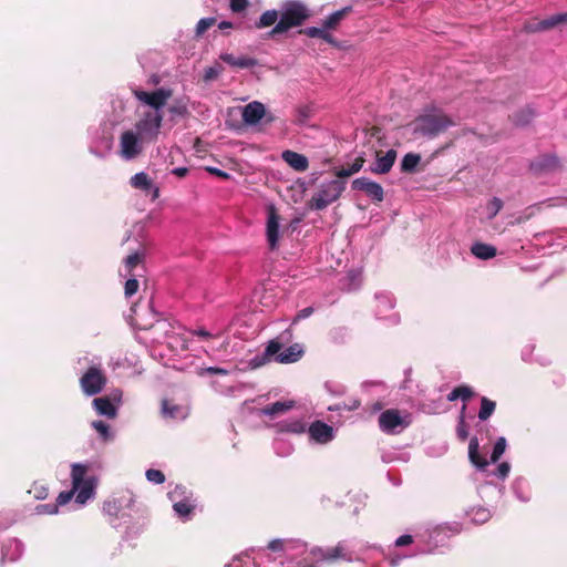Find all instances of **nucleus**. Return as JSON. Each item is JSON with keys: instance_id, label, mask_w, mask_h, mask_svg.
I'll return each mask as SVG.
<instances>
[{"instance_id": "obj_1", "label": "nucleus", "mask_w": 567, "mask_h": 567, "mask_svg": "<svg viewBox=\"0 0 567 567\" xmlns=\"http://www.w3.org/2000/svg\"><path fill=\"white\" fill-rule=\"evenodd\" d=\"M292 337L291 330H285L278 338L270 340L264 352V361H268L275 355V361L278 363H295L299 361L303 353V347L300 343H293L287 349L281 351L284 343L289 342Z\"/></svg>"}, {"instance_id": "obj_2", "label": "nucleus", "mask_w": 567, "mask_h": 567, "mask_svg": "<svg viewBox=\"0 0 567 567\" xmlns=\"http://www.w3.org/2000/svg\"><path fill=\"white\" fill-rule=\"evenodd\" d=\"M310 10L300 1H288L284 4L280 19L268 32L269 38L282 34L291 28L301 27L309 18Z\"/></svg>"}, {"instance_id": "obj_3", "label": "nucleus", "mask_w": 567, "mask_h": 567, "mask_svg": "<svg viewBox=\"0 0 567 567\" xmlns=\"http://www.w3.org/2000/svg\"><path fill=\"white\" fill-rule=\"evenodd\" d=\"M454 122L443 112H434L417 116L410 126L415 137L434 138L445 132Z\"/></svg>"}, {"instance_id": "obj_4", "label": "nucleus", "mask_w": 567, "mask_h": 567, "mask_svg": "<svg viewBox=\"0 0 567 567\" xmlns=\"http://www.w3.org/2000/svg\"><path fill=\"white\" fill-rule=\"evenodd\" d=\"M87 466L75 463L72 465L71 478L72 487L74 489L75 502L80 505H84L94 495L96 487V478L87 476Z\"/></svg>"}, {"instance_id": "obj_5", "label": "nucleus", "mask_w": 567, "mask_h": 567, "mask_svg": "<svg viewBox=\"0 0 567 567\" xmlns=\"http://www.w3.org/2000/svg\"><path fill=\"white\" fill-rule=\"evenodd\" d=\"M346 189V182L341 179H332L322 183L316 194L309 200V208L311 210H323L330 204L339 199Z\"/></svg>"}, {"instance_id": "obj_6", "label": "nucleus", "mask_w": 567, "mask_h": 567, "mask_svg": "<svg viewBox=\"0 0 567 567\" xmlns=\"http://www.w3.org/2000/svg\"><path fill=\"white\" fill-rule=\"evenodd\" d=\"M106 382L105 373L96 365L90 367L80 379L81 389L89 396L100 393L105 388Z\"/></svg>"}, {"instance_id": "obj_7", "label": "nucleus", "mask_w": 567, "mask_h": 567, "mask_svg": "<svg viewBox=\"0 0 567 567\" xmlns=\"http://www.w3.org/2000/svg\"><path fill=\"white\" fill-rule=\"evenodd\" d=\"M378 423L382 432L394 434L398 427L405 429L410 425V414L401 415L399 410L388 409L379 415Z\"/></svg>"}, {"instance_id": "obj_8", "label": "nucleus", "mask_w": 567, "mask_h": 567, "mask_svg": "<svg viewBox=\"0 0 567 567\" xmlns=\"http://www.w3.org/2000/svg\"><path fill=\"white\" fill-rule=\"evenodd\" d=\"M310 556L316 563L333 564L340 559L351 560V558L348 557L346 547L341 543L333 547H313L310 550Z\"/></svg>"}, {"instance_id": "obj_9", "label": "nucleus", "mask_w": 567, "mask_h": 567, "mask_svg": "<svg viewBox=\"0 0 567 567\" xmlns=\"http://www.w3.org/2000/svg\"><path fill=\"white\" fill-rule=\"evenodd\" d=\"M163 115L158 112H148L136 123V130L143 137L155 140L162 126Z\"/></svg>"}, {"instance_id": "obj_10", "label": "nucleus", "mask_w": 567, "mask_h": 567, "mask_svg": "<svg viewBox=\"0 0 567 567\" xmlns=\"http://www.w3.org/2000/svg\"><path fill=\"white\" fill-rule=\"evenodd\" d=\"M134 96L150 105L151 107L155 109L156 111H158L161 107H163L167 100L172 96V90H168V89H157L156 91H153V92H146V91H142V90H135L134 91Z\"/></svg>"}, {"instance_id": "obj_11", "label": "nucleus", "mask_w": 567, "mask_h": 567, "mask_svg": "<svg viewBox=\"0 0 567 567\" xmlns=\"http://www.w3.org/2000/svg\"><path fill=\"white\" fill-rule=\"evenodd\" d=\"M121 156L125 159H133L142 152L138 136L132 131H125L120 137Z\"/></svg>"}, {"instance_id": "obj_12", "label": "nucleus", "mask_w": 567, "mask_h": 567, "mask_svg": "<svg viewBox=\"0 0 567 567\" xmlns=\"http://www.w3.org/2000/svg\"><path fill=\"white\" fill-rule=\"evenodd\" d=\"M352 188L355 190L364 192L369 197L375 202H382L384 198V192L380 184L370 181L365 177L355 178L352 184Z\"/></svg>"}, {"instance_id": "obj_13", "label": "nucleus", "mask_w": 567, "mask_h": 567, "mask_svg": "<svg viewBox=\"0 0 567 567\" xmlns=\"http://www.w3.org/2000/svg\"><path fill=\"white\" fill-rule=\"evenodd\" d=\"M396 155V151L394 150H389L385 153L375 151V162L370 166V172L373 174L389 173L395 163Z\"/></svg>"}, {"instance_id": "obj_14", "label": "nucleus", "mask_w": 567, "mask_h": 567, "mask_svg": "<svg viewBox=\"0 0 567 567\" xmlns=\"http://www.w3.org/2000/svg\"><path fill=\"white\" fill-rule=\"evenodd\" d=\"M561 167L559 158L551 154L539 156L530 163V169L537 174L556 172Z\"/></svg>"}, {"instance_id": "obj_15", "label": "nucleus", "mask_w": 567, "mask_h": 567, "mask_svg": "<svg viewBox=\"0 0 567 567\" xmlns=\"http://www.w3.org/2000/svg\"><path fill=\"white\" fill-rule=\"evenodd\" d=\"M310 437L320 444H326L333 439V429L322 421H315L309 426Z\"/></svg>"}, {"instance_id": "obj_16", "label": "nucleus", "mask_w": 567, "mask_h": 567, "mask_svg": "<svg viewBox=\"0 0 567 567\" xmlns=\"http://www.w3.org/2000/svg\"><path fill=\"white\" fill-rule=\"evenodd\" d=\"M266 109L261 102L254 101L243 109V121L247 125H256L265 116Z\"/></svg>"}, {"instance_id": "obj_17", "label": "nucleus", "mask_w": 567, "mask_h": 567, "mask_svg": "<svg viewBox=\"0 0 567 567\" xmlns=\"http://www.w3.org/2000/svg\"><path fill=\"white\" fill-rule=\"evenodd\" d=\"M267 240L270 249H276L279 240V216L274 206L269 207L267 220Z\"/></svg>"}, {"instance_id": "obj_18", "label": "nucleus", "mask_w": 567, "mask_h": 567, "mask_svg": "<svg viewBox=\"0 0 567 567\" xmlns=\"http://www.w3.org/2000/svg\"><path fill=\"white\" fill-rule=\"evenodd\" d=\"M563 23L567 24V12L551 16L537 22L536 24H527L525 25V30L527 32H539L553 29Z\"/></svg>"}, {"instance_id": "obj_19", "label": "nucleus", "mask_w": 567, "mask_h": 567, "mask_svg": "<svg viewBox=\"0 0 567 567\" xmlns=\"http://www.w3.org/2000/svg\"><path fill=\"white\" fill-rule=\"evenodd\" d=\"M468 458L471 463L481 471H484L489 462L480 454V443L477 437H472L468 444Z\"/></svg>"}, {"instance_id": "obj_20", "label": "nucleus", "mask_w": 567, "mask_h": 567, "mask_svg": "<svg viewBox=\"0 0 567 567\" xmlns=\"http://www.w3.org/2000/svg\"><path fill=\"white\" fill-rule=\"evenodd\" d=\"M282 158L290 167L297 172H305L309 166L308 158L305 155L293 151H285L282 153Z\"/></svg>"}, {"instance_id": "obj_21", "label": "nucleus", "mask_w": 567, "mask_h": 567, "mask_svg": "<svg viewBox=\"0 0 567 567\" xmlns=\"http://www.w3.org/2000/svg\"><path fill=\"white\" fill-rule=\"evenodd\" d=\"M220 60L224 61L225 63L231 65V66H235V68H239V69H248V68H252L257 64V61L256 59L254 58H249V56H234L233 54L230 53H221L219 55Z\"/></svg>"}, {"instance_id": "obj_22", "label": "nucleus", "mask_w": 567, "mask_h": 567, "mask_svg": "<svg viewBox=\"0 0 567 567\" xmlns=\"http://www.w3.org/2000/svg\"><path fill=\"white\" fill-rule=\"evenodd\" d=\"M536 116V112L530 106H525L509 115V121L516 126L528 125Z\"/></svg>"}, {"instance_id": "obj_23", "label": "nucleus", "mask_w": 567, "mask_h": 567, "mask_svg": "<svg viewBox=\"0 0 567 567\" xmlns=\"http://www.w3.org/2000/svg\"><path fill=\"white\" fill-rule=\"evenodd\" d=\"M351 12H352V7H350V6L344 7L338 11H334L333 13H331L323 20L322 27L324 29L336 30L338 28V25L340 24V22Z\"/></svg>"}, {"instance_id": "obj_24", "label": "nucleus", "mask_w": 567, "mask_h": 567, "mask_svg": "<svg viewBox=\"0 0 567 567\" xmlns=\"http://www.w3.org/2000/svg\"><path fill=\"white\" fill-rule=\"evenodd\" d=\"M93 406L100 415H105L110 419L116 416V409L107 396L95 398L93 400Z\"/></svg>"}, {"instance_id": "obj_25", "label": "nucleus", "mask_w": 567, "mask_h": 567, "mask_svg": "<svg viewBox=\"0 0 567 567\" xmlns=\"http://www.w3.org/2000/svg\"><path fill=\"white\" fill-rule=\"evenodd\" d=\"M471 252L478 259L487 260L494 258L497 254V250L489 244L475 243L471 248Z\"/></svg>"}, {"instance_id": "obj_26", "label": "nucleus", "mask_w": 567, "mask_h": 567, "mask_svg": "<svg viewBox=\"0 0 567 567\" xmlns=\"http://www.w3.org/2000/svg\"><path fill=\"white\" fill-rule=\"evenodd\" d=\"M130 184L135 189L150 192L153 188V182L144 172H140L131 177Z\"/></svg>"}, {"instance_id": "obj_27", "label": "nucleus", "mask_w": 567, "mask_h": 567, "mask_svg": "<svg viewBox=\"0 0 567 567\" xmlns=\"http://www.w3.org/2000/svg\"><path fill=\"white\" fill-rule=\"evenodd\" d=\"M278 18L280 19V13L277 10H267L260 16L259 20L255 22V28L264 29L271 27L277 22Z\"/></svg>"}, {"instance_id": "obj_28", "label": "nucleus", "mask_w": 567, "mask_h": 567, "mask_svg": "<svg viewBox=\"0 0 567 567\" xmlns=\"http://www.w3.org/2000/svg\"><path fill=\"white\" fill-rule=\"evenodd\" d=\"M421 162V155L415 153H408L401 161V171L403 173H413Z\"/></svg>"}, {"instance_id": "obj_29", "label": "nucleus", "mask_w": 567, "mask_h": 567, "mask_svg": "<svg viewBox=\"0 0 567 567\" xmlns=\"http://www.w3.org/2000/svg\"><path fill=\"white\" fill-rule=\"evenodd\" d=\"M292 408V402H280L277 401L262 409L265 415L275 416L282 414Z\"/></svg>"}, {"instance_id": "obj_30", "label": "nucleus", "mask_w": 567, "mask_h": 567, "mask_svg": "<svg viewBox=\"0 0 567 567\" xmlns=\"http://www.w3.org/2000/svg\"><path fill=\"white\" fill-rule=\"evenodd\" d=\"M73 487L70 491L61 492L56 497V503L54 505H44L48 508L49 514H56L58 507L68 504L74 497Z\"/></svg>"}, {"instance_id": "obj_31", "label": "nucleus", "mask_w": 567, "mask_h": 567, "mask_svg": "<svg viewBox=\"0 0 567 567\" xmlns=\"http://www.w3.org/2000/svg\"><path fill=\"white\" fill-rule=\"evenodd\" d=\"M539 205H530L526 207L522 213H519L514 220L509 221L512 226L522 225L533 218L537 212H539Z\"/></svg>"}, {"instance_id": "obj_32", "label": "nucleus", "mask_w": 567, "mask_h": 567, "mask_svg": "<svg viewBox=\"0 0 567 567\" xmlns=\"http://www.w3.org/2000/svg\"><path fill=\"white\" fill-rule=\"evenodd\" d=\"M496 409V403L492 400H489L486 396H483L481 399V409L478 411V419L481 421H486L488 417L492 416Z\"/></svg>"}, {"instance_id": "obj_33", "label": "nucleus", "mask_w": 567, "mask_h": 567, "mask_svg": "<svg viewBox=\"0 0 567 567\" xmlns=\"http://www.w3.org/2000/svg\"><path fill=\"white\" fill-rule=\"evenodd\" d=\"M312 110L308 105L298 106L295 111V120L293 122L298 125H303L311 117Z\"/></svg>"}, {"instance_id": "obj_34", "label": "nucleus", "mask_w": 567, "mask_h": 567, "mask_svg": "<svg viewBox=\"0 0 567 567\" xmlns=\"http://www.w3.org/2000/svg\"><path fill=\"white\" fill-rule=\"evenodd\" d=\"M465 410H466V405H463L461 415L458 419V423L456 426V435H457L458 440L462 442L466 441L468 437V425L466 424L465 416H464Z\"/></svg>"}, {"instance_id": "obj_35", "label": "nucleus", "mask_w": 567, "mask_h": 567, "mask_svg": "<svg viewBox=\"0 0 567 567\" xmlns=\"http://www.w3.org/2000/svg\"><path fill=\"white\" fill-rule=\"evenodd\" d=\"M145 258V254L143 251H135L131 255H128L125 258V268L128 274H132L134 268L140 265Z\"/></svg>"}, {"instance_id": "obj_36", "label": "nucleus", "mask_w": 567, "mask_h": 567, "mask_svg": "<svg viewBox=\"0 0 567 567\" xmlns=\"http://www.w3.org/2000/svg\"><path fill=\"white\" fill-rule=\"evenodd\" d=\"M506 449V440L505 437H498L497 441L494 444L492 454H491V462L496 463L502 455L504 454Z\"/></svg>"}, {"instance_id": "obj_37", "label": "nucleus", "mask_w": 567, "mask_h": 567, "mask_svg": "<svg viewBox=\"0 0 567 567\" xmlns=\"http://www.w3.org/2000/svg\"><path fill=\"white\" fill-rule=\"evenodd\" d=\"M224 72V66L219 63H215L214 65L206 68L204 72V81L210 82L216 80Z\"/></svg>"}, {"instance_id": "obj_38", "label": "nucleus", "mask_w": 567, "mask_h": 567, "mask_svg": "<svg viewBox=\"0 0 567 567\" xmlns=\"http://www.w3.org/2000/svg\"><path fill=\"white\" fill-rule=\"evenodd\" d=\"M181 412V408L176 404H173L171 401L168 400H163L162 401V413L165 415V416H168V417H177L178 414Z\"/></svg>"}, {"instance_id": "obj_39", "label": "nucleus", "mask_w": 567, "mask_h": 567, "mask_svg": "<svg viewBox=\"0 0 567 567\" xmlns=\"http://www.w3.org/2000/svg\"><path fill=\"white\" fill-rule=\"evenodd\" d=\"M92 426L100 434L103 441H109L112 437L110 426L104 421H93Z\"/></svg>"}, {"instance_id": "obj_40", "label": "nucleus", "mask_w": 567, "mask_h": 567, "mask_svg": "<svg viewBox=\"0 0 567 567\" xmlns=\"http://www.w3.org/2000/svg\"><path fill=\"white\" fill-rule=\"evenodd\" d=\"M215 23H216V19L213 17L200 19L196 25V37H202Z\"/></svg>"}, {"instance_id": "obj_41", "label": "nucleus", "mask_w": 567, "mask_h": 567, "mask_svg": "<svg viewBox=\"0 0 567 567\" xmlns=\"http://www.w3.org/2000/svg\"><path fill=\"white\" fill-rule=\"evenodd\" d=\"M173 507L179 517L188 516L194 509V506L189 504L187 501L177 502L174 504Z\"/></svg>"}, {"instance_id": "obj_42", "label": "nucleus", "mask_w": 567, "mask_h": 567, "mask_svg": "<svg viewBox=\"0 0 567 567\" xmlns=\"http://www.w3.org/2000/svg\"><path fill=\"white\" fill-rule=\"evenodd\" d=\"M487 212H488V218H494L499 210L503 208V202L498 197H494L492 200L487 204Z\"/></svg>"}, {"instance_id": "obj_43", "label": "nucleus", "mask_w": 567, "mask_h": 567, "mask_svg": "<svg viewBox=\"0 0 567 567\" xmlns=\"http://www.w3.org/2000/svg\"><path fill=\"white\" fill-rule=\"evenodd\" d=\"M146 478L150 482L155 483V484H163L165 482L164 473L159 470H154V468L146 471Z\"/></svg>"}, {"instance_id": "obj_44", "label": "nucleus", "mask_w": 567, "mask_h": 567, "mask_svg": "<svg viewBox=\"0 0 567 567\" xmlns=\"http://www.w3.org/2000/svg\"><path fill=\"white\" fill-rule=\"evenodd\" d=\"M140 284L138 280L135 278H130L124 286V295L126 298L132 297L135 295L138 290Z\"/></svg>"}, {"instance_id": "obj_45", "label": "nucleus", "mask_w": 567, "mask_h": 567, "mask_svg": "<svg viewBox=\"0 0 567 567\" xmlns=\"http://www.w3.org/2000/svg\"><path fill=\"white\" fill-rule=\"evenodd\" d=\"M458 399L463 400L464 402L468 401L471 398L474 396V391L468 385H458Z\"/></svg>"}, {"instance_id": "obj_46", "label": "nucleus", "mask_w": 567, "mask_h": 567, "mask_svg": "<svg viewBox=\"0 0 567 567\" xmlns=\"http://www.w3.org/2000/svg\"><path fill=\"white\" fill-rule=\"evenodd\" d=\"M322 32H323V27L322 28L309 27V28L299 30V33L305 34L309 38H320V39L322 35Z\"/></svg>"}, {"instance_id": "obj_47", "label": "nucleus", "mask_w": 567, "mask_h": 567, "mask_svg": "<svg viewBox=\"0 0 567 567\" xmlns=\"http://www.w3.org/2000/svg\"><path fill=\"white\" fill-rule=\"evenodd\" d=\"M248 4V0H230V9L236 13L246 10Z\"/></svg>"}, {"instance_id": "obj_48", "label": "nucleus", "mask_w": 567, "mask_h": 567, "mask_svg": "<svg viewBox=\"0 0 567 567\" xmlns=\"http://www.w3.org/2000/svg\"><path fill=\"white\" fill-rule=\"evenodd\" d=\"M315 312V309L312 307H306L297 312L292 320V324L297 323L298 321L306 319L310 317Z\"/></svg>"}, {"instance_id": "obj_49", "label": "nucleus", "mask_w": 567, "mask_h": 567, "mask_svg": "<svg viewBox=\"0 0 567 567\" xmlns=\"http://www.w3.org/2000/svg\"><path fill=\"white\" fill-rule=\"evenodd\" d=\"M206 171L212 174V175H215L219 178H223V179H229L230 178V175L225 172V171H221L217 167H206Z\"/></svg>"}, {"instance_id": "obj_50", "label": "nucleus", "mask_w": 567, "mask_h": 567, "mask_svg": "<svg viewBox=\"0 0 567 567\" xmlns=\"http://www.w3.org/2000/svg\"><path fill=\"white\" fill-rule=\"evenodd\" d=\"M189 333L193 334V336L203 338V339H212V338L215 337L209 331H207V330H205L203 328L189 330Z\"/></svg>"}, {"instance_id": "obj_51", "label": "nucleus", "mask_w": 567, "mask_h": 567, "mask_svg": "<svg viewBox=\"0 0 567 567\" xmlns=\"http://www.w3.org/2000/svg\"><path fill=\"white\" fill-rule=\"evenodd\" d=\"M509 470H511V466L507 462H503L501 463L498 466H497V476L499 478H505L507 477L508 473H509Z\"/></svg>"}, {"instance_id": "obj_52", "label": "nucleus", "mask_w": 567, "mask_h": 567, "mask_svg": "<svg viewBox=\"0 0 567 567\" xmlns=\"http://www.w3.org/2000/svg\"><path fill=\"white\" fill-rule=\"evenodd\" d=\"M268 548L272 551H282L285 542L282 539H274L268 544Z\"/></svg>"}, {"instance_id": "obj_53", "label": "nucleus", "mask_w": 567, "mask_h": 567, "mask_svg": "<svg viewBox=\"0 0 567 567\" xmlns=\"http://www.w3.org/2000/svg\"><path fill=\"white\" fill-rule=\"evenodd\" d=\"M48 494V488L44 485H34V495L38 499L47 498Z\"/></svg>"}, {"instance_id": "obj_54", "label": "nucleus", "mask_w": 567, "mask_h": 567, "mask_svg": "<svg viewBox=\"0 0 567 567\" xmlns=\"http://www.w3.org/2000/svg\"><path fill=\"white\" fill-rule=\"evenodd\" d=\"M103 509L110 515H116L118 507L115 501H109L104 503Z\"/></svg>"}, {"instance_id": "obj_55", "label": "nucleus", "mask_w": 567, "mask_h": 567, "mask_svg": "<svg viewBox=\"0 0 567 567\" xmlns=\"http://www.w3.org/2000/svg\"><path fill=\"white\" fill-rule=\"evenodd\" d=\"M413 543V538L411 535H402L395 540V546L403 547Z\"/></svg>"}, {"instance_id": "obj_56", "label": "nucleus", "mask_w": 567, "mask_h": 567, "mask_svg": "<svg viewBox=\"0 0 567 567\" xmlns=\"http://www.w3.org/2000/svg\"><path fill=\"white\" fill-rule=\"evenodd\" d=\"M355 171L352 169L351 165L349 167H342L336 172V176L338 178H344L353 175Z\"/></svg>"}, {"instance_id": "obj_57", "label": "nucleus", "mask_w": 567, "mask_h": 567, "mask_svg": "<svg viewBox=\"0 0 567 567\" xmlns=\"http://www.w3.org/2000/svg\"><path fill=\"white\" fill-rule=\"evenodd\" d=\"M329 29H324L323 28V32H322V35H321V39L326 42H328L329 44H332L333 47H339L338 42L336 41V39L328 32Z\"/></svg>"}, {"instance_id": "obj_58", "label": "nucleus", "mask_w": 567, "mask_h": 567, "mask_svg": "<svg viewBox=\"0 0 567 567\" xmlns=\"http://www.w3.org/2000/svg\"><path fill=\"white\" fill-rule=\"evenodd\" d=\"M365 159L363 156H358L351 164L352 169L355 171V173H358L362 168Z\"/></svg>"}, {"instance_id": "obj_59", "label": "nucleus", "mask_w": 567, "mask_h": 567, "mask_svg": "<svg viewBox=\"0 0 567 567\" xmlns=\"http://www.w3.org/2000/svg\"><path fill=\"white\" fill-rule=\"evenodd\" d=\"M172 173L174 175H176L177 177L183 178L188 174V168L187 167H177V168H174L172 171Z\"/></svg>"}, {"instance_id": "obj_60", "label": "nucleus", "mask_w": 567, "mask_h": 567, "mask_svg": "<svg viewBox=\"0 0 567 567\" xmlns=\"http://www.w3.org/2000/svg\"><path fill=\"white\" fill-rule=\"evenodd\" d=\"M207 371L210 374H220V375L227 374V371L225 369L218 368V367H210L207 369Z\"/></svg>"}, {"instance_id": "obj_61", "label": "nucleus", "mask_w": 567, "mask_h": 567, "mask_svg": "<svg viewBox=\"0 0 567 567\" xmlns=\"http://www.w3.org/2000/svg\"><path fill=\"white\" fill-rule=\"evenodd\" d=\"M457 399H458V390H457V386H456L455 389H453V390L449 393V395H447V400H449L450 402H452V401H455V400H457Z\"/></svg>"}, {"instance_id": "obj_62", "label": "nucleus", "mask_w": 567, "mask_h": 567, "mask_svg": "<svg viewBox=\"0 0 567 567\" xmlns=\"http://www.w3.org/2000/svg\"><path fill=\"white\" fill-rule=\"evenodd\" d=\"M218 28L220 30H224V29H231L233 28V23L229 22V21H221L219 24H218Z\"/></svg>"}, {"instance_id": "obj_63", "label": "nucleus", "mask_w": 567, "mask_h": 567, "mask_svg": "<svg viewBox=\"0 0 567 567\" xmlns=\"http://www.w3.org/2000/svg\"><path fill=\"white\" fill-rule=\"evenodd\" d=\"M380 131H381V130H380V127H378V126H373V127H371V130H370V134H371V136H378V135H379V133H380Z\"/></svg>"}, {"instance_id": "obj_64", "label": "nucleus", "mask_w": 567, "mask_h": 567, "mask_svg": "<svg viewBox=\"0 0 567 567\" xmlns=\"http://www.w3.org/2000/svg\"><path fill=\"white\" fill-rule=\"evenodd\" d=\"M184 110H185L184 107H175V106H174V107H171V110H169V111H171L172 113L183 114Z\"/></svg>"}]
</instances>
